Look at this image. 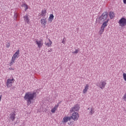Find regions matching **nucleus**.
Wrapping results in <instances>:
<instances>
[{"instance_id":"1","label":"nucleus","mask_w":126,"mask_h":126,"mask_svg":"<svg viewBox=\"0 0 126 126\" xmlns=\"http://www.w3.org/2000/svg\"><path fill=\"white\" fill-rule=\"evenodd\" d=\"M37 97V94L35 92H27L24 96V99L25 101H26L27 105L29 106L31 104H33V100Z\"/></svg>"},{"instance_id":"2","label":"nucleus","mask_w":126,"mask_h":126,"mask_svg":"<svg viewBox=\"0 0 126 126\" xmlns=\"http://www.w3.org/2000/svg\"><path fill=\"white\" fill-rule=\"evenodd\" d=\"M106 85L107 82L106 80H101L99 83L96 84V86L100 88V89H104Z\"/></svg>"},{"instance_id":"3","label":"nucleus","mask_w":126,"mask_h":126,"mask_svg":"<svg viewBox=\"0 0 126 126\" xmlns=\"http://www.w3.org/2000/svg\"><path fill=\"white\" fill-rule=\"evenodd\" d=\"M14 83V78L12 77V78L8 79L6 82V86L7 88H9L12 86V84Z\"/></svg>"},{"instance_id":"4","label":"nucleus","mask_w":126,"mask_h":126,"mask_svg":"<svg viewBox=\"0 0 126 126\" xmlns=\"http://www.w3.org/2000/svg\"><path fill=\"white\" fill-rule=\"evenodd\" d=\"M79 109H80V107L79 106V105L76 104L73 107H71L70 109V113H73L78 112L79 111Z\"/></svg>"},{"instance_id":"5","label":"nucleus","mask_w":126,"mask_h":126,"mask_svg":"<svg viewBox=\"0 0 126 126\" xmlns=\"http://www.w3.org/2000/svg\"><path fill=\"white\" fill-rule=\"evenodd\" d=\"M119 26L121 27H125L126 26V19L125 18H122L118 22Z\"/></svg>"},{"instance_id":"6","label":"nucleus","mask_w":126,"mask_h":126,"mask_svg":"<svg viewBox=\"0 0 126 126\" xmlns=\"http://www.w3.org/2000/svg\"><path fill=\"white\" fill-rule=\"evenodd\" d=\"M71 119H72V120L74 121H77V120L79 119V114L78 112H73L72 114Z\"/></svg>"},{"instance_id":"7","label":"nucleus","mask_w":126,"mask_h":126,"mask_svg":"<svg viewBox=\"0 0 126 126\" xmlns=\"http://www.w3.org/2000/svg\"><path fill=\"white\" fill-rule=\"evenodd\" d=\"M108 18V13L107 12H103L101 16L100 17L99 19L100 20H102L103 21H105V20H107Z\"/></svg>"},{"instance_id":"8","label":"nucleus","mask_w":126,"mask_h":126,"mask_svg":"<svg viewBox=\"0 0 126 126\" xmlns=\"http://www.w3.org/2000/svg\"><path fill=\"white\" fill-rule=\"evenodd\" d=\"M35 43L37 45L38 48L40 49L43 47V45H44V41L42 39H39V40H37L35 41Z\"/></svg>"},{"instance_id":"9","label":"nucleus","mask_w":126,"mask_h":126,"mask_svg":"<svg viewBox=\"0 0 126 126\" xmlns=\"http://www.w3.org/2000/svg\"><path fill=\"white\" fill-rule=\"evenodd\" d=\"M70 120H71V117L65 116L63 117L62 120V123L63 124V125H65V124H66V123H67L68 121H70Z\"/></svg>"},{"instance_id":"10","label":"nucleus","mask_w":126,"mask_h":126,"mask_svg":"<svg viewBox=\"0 0 126 126\" xmlns=\"http://www.w3.org/2000/svg\"><path fill=\"white\" fill-rule=\"evenodd\" d=\"M20 53V50H18L13 55L12 57V58L14 59L15 60H16L17 59H18L19 57V54Z\"/></svg>"},{"instance_id":"11","label":"nucleus","mask_w":126,"mask_h":126,"mask_svg":"<svg viewBox=\"0 0 126 126\" xmlns=\"http://www.w3.org/2000/svg\"><path fill=\"white\" fill-rule=\"evenodd\" d=\"M47 19L46 18H42L40 20V23L42 26H45L47 24Z\"/></svg>"},{"instance_id":"12","label":"nucleus","mask_w":126,"mask_h":126,"mask_svg":"<svg viewBox=\"0 0 126 126\" xmlns=\"http://www.w3.org/2000/svg\"><path fill=\"white\" fill-rule=\"evenodd\" d=\"M89 89V84H87L85 86L84 89L83 90V94H86L87 91Z\"/></svg>"},{"instance_id":"13","label":"nucleus","mask_w":126,"mask_h":126,"mask_svg":"<svg viewBox=\"0 0 126 126\" xmlns=\"http://www.w3.org/2000/svg\"><path fill=\"white\" fill-rule=\"evenodd\" d=\"M24 21L27 23L28 24H29L30 19H29V17H28V15L26 14L25 16H24Z\"/></svg>"},{"instance_id":"14","label":"nucleus","mask_w":126,"mask_h":126,"mask_svg":"<svg viewBox=\"0 0 126 126\" xmlns=\"http://www.w3.org/2000/svg\"><path fill=\"white\" fill-rule=\"evenodd\" d=\"M58 108H59V103H58L57 105H55L54 107H53L51 110V112L52 113H53V114L56 113V111H57V110H58Z\"/></svg>"},{"instance_id":"15","label":"nucleus","mask_w":126,"mask_h":126,"mask_svg":"<svg viewBox=\"0 0 126 126\" xmlns=\"http://www.w3.org/2000/svg\"><path fill=\"white\" fill-rule=\"evenodd\" d=\"M10 119L11 120H12V122H13L14 121V120H15L16 119V117H15V113H11L10 114Z\"/></svg>"},{"instance_id":"16","label":"nucleus","mask_w":126,"mask_h":126,"mask_svg":"<svg viewBox=\"0 0 126 126\" xmlns=\"http://www.w3.org/2000/svg\"><path fill=\"white\" fill-rule=\"evenodd\" d=\"M109 19H107L106 21L103 22V23L101 26V27L102 28L105 29V27H107V26H108L107 23L109 22Z\"/></svg>"},{"instance_id":"17","label":"nucleus","mask_w":126,"mask_h":126,"mask_svg":"<svg viewBox=\"0 0 126 126\" xmlns=\"http://www.w3.org/2000/svg\"><path fill=\"white\" fill-rule=\"evenodd\" d=\"M48 40L49 42L46 43L45 45L46 46H47L48 48H50V47H52V44H53V42L51 41V39H48Z\"/></svg>"},{"instance_id":"18","label":"nucleus","mask_w":126,"mask_h":126,"mask_svg":"<svg viewBox=\"0 0 126 126\" xmlns=\"http://www.w3.org/2000/svg\"><path fill=\"white\" fill-rule=\"evenodd\" d=\"M16 60V59H14V58H12V59L11 60V61H10V62L9 63V64H10V66L13 65V64L15 63Z\"/></svg>"},{"instance_id":"19","label":"nucleus","mask_w":126,"mask_h":126,"mask_svg":"<svg viewBox=\"0 0 126 126\" xmlns=\"http://www.w3.org/2000/svg\"><path fill=\"white\" fill-rule=\"evenodd\" d=\"M46 14H47V11L46 10H42L41 11V14L40 15L41 16H46Z\"/></svg>"},{"instance_id":"20","label":"nucleus","mask_w":126,"mask_h":126,"mask_svg":"<svg viewBox=\"0 0 126 126\" xmlns=\"http://www.w3.org/2000/svg\"><path fill=\"white\" fill-rule=\"evenodd\" d=\"M109 16H110L111 19H113V18H114V17H115V14L113 12H110Z\"/></svg>"},{"instance_id":"21","label":"nucleus","mask_w":126,"mask_h":126,"mask_svg":"<svg viewBox=\"0 0 126 126\" xmlns=\"http://www.w3.org/2000/svg\"><path fill=\"white\" fill-rule=\"evenodd\" d=\"M54 15L53 14H51L49 17V21H51V22H52V21L54 20Z\"/></svg>"},{"instance_id":"22","label":"nucleus","mask_w":126,"mask_h":126,"mask_svg":"<svg viewBox=\"0 0 126 126\" xmlns=\"http://www.w3.org/2000/svg\"><path fill=\"white\" fill-rule=\"evenodd\" d=\"M22 6L25 7V11H26L28 9V5L25 3H24L22 5Z\"/></svg>"},{"instance_id":"23","label":"nucleus","mask_w":126,"mask_h":126,"mask_svg":"<svg viewBox=\"0 0 126 126\" xmlns=\"http://www.w3.org/2000/svg\"><path fill=\"white\" fill-rule=\"evenodd\" d=\"M94 113H95V111H94V109H93V108H91V111L90 112V115H91V116H92V115H93Z\"/></svg>"},{"instance_id":"24","label":"nucleus","mask_w":126,"mask_h":126,"mask_svg":"<svg viewBox=\"0 0 126 126\" xmlns=\"http://www.w3.org/2000/svg\"><path fill=\"white\" fill-rule=\"evenodd\" d=\"M105 29L104 28H102V27H101V29L99 31V33L100 34V35H102L103 34V32H104V30Z\"/></svg>"},{"instance_id":"25","label":"nucleus","mask_w":126,"mask_h":126,"mask_svg":"<svg viewBox=\"0 0 126 126\" xmlns=\"http://www.w3.org/2000/svg\"><path fill=\"white\" fill-rule=\"evenodd\" d=\"M123 99L124 101H125L126 102V93L124 94Z\"/></svg>"},{"instance_id":"26","label":"nucleus","mask_w":126,"mask_h":126,"mask_svg":"<svg viewBox=\"0 0 126 126\" xmlns=\"http://www.w3.org/2000/svg\"><path fill=\"white\" fill-rule=\"evenodd\" d=\"M6 48H9L10 47V43H9V42H7L6 43Z\"/></svg>"},{"instance_id":"27","label":"nucleus","mask_w":126,"mask_h":126,"mask_svg":"<svg viewBox=\"0 0 126 126\" xmlns=\"http://www.w3.org/2000/svg\"><path fill=\"white\" fill-rule=\"evenodd\" d=\"M78 52H79V50L76 49L72 54H78Z\"/></svg>"},{"instance_id":"28","label":"nucleus","mask_w":126,"mask_h":126,"mask_svg":"<svg viewBox=\"0 0 126 126\" xmlns=\"http://www.w3.org/2000/svg\"><path fill=\"white\" fill-rule=\"evenodd\" d=\"M123 2L125 4H126V0H123Z\"/></svg>"},{"instance_id":"29","label":"nucleus","mask_w":126,"mask_h":126,"mask_svg":"<svg viewBox=\"0 0 126 126\" xmlns=\"http://www.w3.org/2000/svg\"><path fill=\"white\" fill-rule=\"evenodd\" d=\"M62 43H63V44H65V41H64V40H63V41H62Z\"/></svg>"},{"instance_id":"30","label":"nucleus","mask_w":126,"mask_h":126,"mask_svg":"<svg viewBox=\"0 0 126 126\" xmlns=\"http://www.w3.org/2000/svg\"><path fill=\"white\" fill-rule=\"evenodd\" d=\"M48 52H52V49H50L48 51Z\"/></svg>"},{"instance_id":"31","label":"nucleus","mask_w":126,"mask_h":126,"mask_svg":"<svg viewBox=\"0 0 126 126\" xmlns=\"http://www.w3.org/2000/svg\"><path fill=\"white\" fill-rule=\"evenodd\" d=\"M68 125H70V124L69 123H68Z\"/></svg>"}]
</instances>
